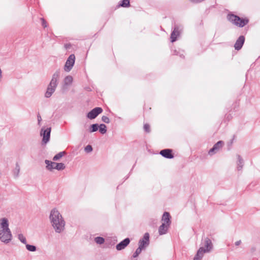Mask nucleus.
Returning a JSON list of instances; mask_svg holds the SVG:
<instances>
[{"label": "nucleus", "instance_id": "obj_15", "mask_svg": "<svg viewBox=\"0 0 260 260\" xmlns=\"http://www.w3.org/2000/svg\"><path fill=\"white\" fill-rule=\"evenodd\" d=\"M164 157L167 159H172L174 157L173 150L171 149H164Z\"/></svg>", "mask_w": 260, "mask_h": 260}, {"label": "nucleus", "instance_id": "obj_28", "mask_svg": "<svg viewBox=\"0 0 260 260\" xmlns=\"http://www.w3.org/2000/svg\"><path fill=\"white\" fill-rule=\"evenodd\" d=\"M18 238L21 241V242H22V243H23L24 244H26V238L22 234H18Z\"/></svg>", "mask_w": 260, "mask_h": 260}, {"label": "nucleus", "instance_id": "obj_9", "mask_svg": "<svg viewBox=\"0 0 260 260\" xmlns=\"http://www.w3.org/2000/svg\"><path fill=\"white\" fill-rule=\"evenodd\" d=\"M149 244V234L146 233L143 238L140 239L139 241V247L145 249Z\"/></svg>", "mask_w": 260, "mask_h": 260}, {"label": "nucleus", "instance_id": "obj_39", "mask_svg": "<svg viewBox=\"0 0 260 260\" xmlns=\"http://www.w3.org/2000/svg\"><path fill=\"white\" fill-rule=\"evenodd\" d=\"M158 232L160 235H162V224L159 226Z\"/></svg>", "mask_w": 260, "mask_h": 260}, {"label": "nucleus", "instance_id": "obj_43", "mask_svg": "<svg viewBox=\"0 0 260 260\" xmlns=\"http://www.w3.org/2000/svg\"><path fill=\"white\" fill-rule=\"evenodd\" d=\"M229 115H228V116H227V118H230V117H229Z\"/></svg>", "mask_w": 260, "mask_h": 260}, {"label": "nucleus", "instance_id": "obj_25", "mask_svg": "<svg viewBox=\"0 0 260 260\" xmlns=\"http://www.w3.org/2000/svg\"><path fill=\"white\" fill-rule=\"evenodd\" d=\"M26 248L27 250L31 252L36 251L37 250V248L34 245H31L29 244H26Z\"/></svg>", "mask_w": 260, "mask_h": 260}, {"label": "nucleus", "instance_id": "obj_31", "mask_svg": "<svg viewBox=\"0 0 260 260\" xmlns=\"http://www.w3.org/2000/svg\"><path fill=\"white\" fill-rule=\"evenodd\" d=\"M84 150L87 153H90L92 151V147L91 145H88L85 147Z\"/></svg>", "mask_w": 260, "mask_h": 260}, {"label": "nucleus", "instance_id": "obj_41", "mask_svg": "<svg viewBox=\"0 0 260 260\" xmlns=\"http://www.w3.org/2000/svg\"><path fill=\"white\" fill-rule=\"evenodd\" d=\"M241 243V241L239 240L235 242V244L236 246H239Z\"/></svg>", "mask_w": 260, "mask_h": 260}, {"label": "nucleus", "instance_id": "obj_45", "mask_svg": "<svg viewBox=\"0 0 260 260\" xmlns=\"http://www.w3.org/2000/svg\"><path fill=\"white\" fill-rule=\"evenodd\" d=\"M2 175V173H1V172L0 171V177Z\"/></svg>", "mask_w": 260, "mask_h": 260}, {"label": "nucleus", "instance_id": "obj_18", "mask_svg": "<svg viewBox=\"0 0 260 260\" xmlns=\"http://www.w3.org/2000/svg\"><path fill=\"white\" fill-rule=\"evenodd\" d=\"M45 163L46 164V168L47 170L49 171H52L53 169H55V162L53 161H50L49 160H45Z\"/></svg>", "mask_w": 260, "mask_h": 260}, {"label": "nucleus", "instance_id": "obj_16", "mask_svg": "<svg viewBox=\"0 0 260 260\" xmlns=\"http://www.w3.org/2000/svg\"><path fill=\"white\" fill-rule=\"evenodd\" d=\"M204 253H205L204 248L203 247H200L194 256L193 260H201L203 257Z\"/></svg>", "mask_w": 260, "mask_h": 260}, {"label": "nucleus", "instance_id": "obj_32", "mask_svg": "<svg viewBox=\"0 0 260 260\" xmlns=\"http://www.w3.org/2000/svg\"><path fill=\"white\" fill-rule=\"evenodd\" d=\"M144 129L147 133H149L150 132V125L148 124H145L144 125Z\"/></svg>", "mask_w": 260, "mask_h": 260}, {"label": "nucleus", "instance_id": "obj_44", "mask_svg": "<svg viewBox=\"0 0 260 260\" xmlns=\"http://www.w3.org/2000/svg\"><path fill=\"white\" fill-rule=\"evenodd\" d=\"M229 115H228V116H227V118H230V117H229Z\"/></svg>", "mask_w": 260, "mask_h": 260}, {"label": "nucleus", "instance_id": "obj_26", "mask_svg": "<svg viewBox=\"0 0 260 260\" xmlns=\"http://www.w3.org/2000/svg\"><path fill=\"white\" fill-rule=\"evenodd\" d=\"M94 241L98 244H102L105 242V239L103 237H98L95 238Z\"/></svg>", "mask_w": 260, "mask_h": 260}, {"label": "nucleus", "instance_id": "obj_23", "mask_svg": "<svg viewBox=\"0 0 260 260\" xmlns=\"http://www.w3.org/2000/svg\"><path fill=\"white\" fill-rule=\"evenodd\" d=\"M99 131L101 134H104L107 132V127L105 124H101L100 126H99Z\"/></svg>", "mask_w": 260, "mask_h": 260}, {"label": "nucleus", "instance_id": "obj_17", "mask_svg": "<svg viewBox=\"0 0 260 260\" xmlns=\"http://www.w3.org/2000/svg\"><path fill=\"white\" fill-rule=\"evenodd\" d=\"M237 157L238 158V161L237 162V170L238 171H241L242 170L243 166H244V160L242 157L239 154L237 155Z\"/></svg>", "mask_w": 260, "mask_h": 260}, {"label": "nucleus", "instance_id": "obj_7", "mask_svg": "<svg viewBox=\"0 0 260 260\" xmlns=\"http://www.w3.org/2000/svg\"><path fill=\"white\" fill-rule=\"evenodd\" d=\"M75 56L74 54H71L69 56L64 67L65 71L69 72L71 70L75 63Z\"/></svg>", "mask_w": 260, "mask_h": 260}, {"label": "nucleus", "instance_id": "obj_33", "mask_svg": "<svg viewBox=\"0 0 260 260\" xmlns=\"http://www.w3.org/2000/svg\"><path fill=\"white\" fill-rule=\"evenodd\" d=\"M102 120L103 122H104L106 123H109L110 122L109 118L107 116H103L102 117Z\"/></svg>", "mask_w": 260, "mask_h": 260}, {"label": "nucleus", "instance_id": "obj_30", "mask_svg": "<svg viewBox=\"0 0 260 260\" xmlns=\"http://www.w3.org/2000/svg\"><path fill=\"white\" fill-rule=\"evenodd\" d=\"M143 249L139 247L136 250V251L135 252V253H134L133 254V257H137L141 252L142 250H143Z\"/></svg>", "mask_w": 260, "mask_h": 260}, {"label": "nucleus", "instance_id": "obj_11", "mask_svg": "<svg viewBox=\"0 0 260 260\" xmlns=\"http://www.w3.org/2000/svg\"><path fill=\"white\" fill-rule=\"evenodd\" d=\"M204 246V251L205 252H209L213 248V245L211 240L208 237L205 238L204 240L202 243Z\"/></svg>", "mask_w": 260, "mask_h": 260}, {"label": "nucleus", "instance_id": "obj_42", "mask_svg": "<svg viewBox=\"0 0 260 260\" xmlns=\"http://www.w3.org/2000/svg\"><path fill=\"white\" fill-rule=\"evenodd\" d=\"M159 154L162 156V154H163V152H162V150H161V151H160L159 152Z\"/></svg>", "mask_w": 260, "mask_h": 260}, {"label": "nucleus", "instance_id": "obj_5", "mask_svg": "<svg viewBox=\"0 0 260 260\" xmlns=\"http://www.w3.org/2000/svg\"><path fill=\"white\" fill-rule=\"evenodd\" d=\"M60 76V71H56L53 74L51 80L49 84L48 87L50 88H54L55 90L57 86V81Z\"/></svg>", "mask_w": 260, "mask_h": 260}, {"label": "nucleus", "instance_id": "obj_37", "mask_svg": "<svg viewBox=\"0 0 260 260\" xmlns=\"http://www.w3.org/2000/svg\"><path fill=\"white\" fill-rule=\"evenodd\" d=\"M191 3H194V4H198L201 3L202 2L201 0H189Z\"/></svg>", "mask_w": 260, "mask_h": 260}, {"label": "nucleus", "instance_id": "obj_34", "mask_svg": "<svg viewBox=\"0 0 260 260\" xmlns=\"http://www.w3.org/2000/svg\"><path fill=\"white\" fill-rule=\"evenodd\" d=\"M234 137H233V138L228 143V146L229 147V148L228 149H230V147L232 145L233 143V141H234Z\"/></svg>", "mask_w": 260, "mask_h": 260}, {"label": "nucleus", "instance_id": "obj_1", "mask_svg": "<svg viewBox=\"0 0 260 260\" xmlns=\"http://www.w3.org/2000/svg\"><path fill=\"white\" fill-rule=\"evenodd\" d=\"M49 219L51 225L56 233H61L63 232L66 222L57 209L54 208L51 210Z\"/></svg>", "mask_w": 260, "mask_h": 260}, {"label": "nucleus", "instance_id": "obj_14", "mask_svg": "<svg viewBox=\"0 0 260 260\" xmlns=\"http://www.w3.org/2000/svg\"><path fill=\"white\" fill-rule=\"evenodd\" d=\"M180 35V31L179 30V27L178 25H175L174 28L171 34V42H174L177 40V37Z\"/></svg>", "mask_w": 260, "mask_h": 260}, {"label": "nucleus", "instance_id": "obj_27", "mask_svg": "<svg viewBox=\"0 0 260 260\" xmlns=\"http://www.w3.org/2000/svg\"><path fill=\"white\" fill-rule=\"evenodd\" d=\"M99 128V125L98 124H93L90 126V132L93 133L98 131Z\"/></svg>", "mask_w": 260, "mask_h": 260}, {"label": "nucleus", "instance_id": "obj_29", "mask_svg": "<svg viewBox=\"0 0 260 260\" xmlns=\"http://www.w3.org/2000/svg\"><path fill=\"white\" fill-rule=\"evenodd\" d=\"M119 5L122 7H127L129 6V0H122Z\"/></svg>", "mask_w": 260, "mask_h": 260}, {"label": "nucleus", "instance_id": "obj_21", "mask_svg": "<svg viewBox=\"0 0 260 260\" xmlns=\"http://www.w3.org/2000/svg\"><path fill=\"white\" fill-rule=\"evenodd\" d=\"M55 91V90L54 88L47 87V91L45 94V96L47 98H50Z\"/></svg>", "mask_w": 260, "mask_h": 260}, {"label": "nucleus", "instance_id": "obj_20", "mask_svg": "<svg viewBox=\"0 0 260 260\" xmlns=\"http://www.w3.org/2000/svg\"><path fill=\"white\" fill-rule=\"evenodd\" d=\"M20 170V167L18 162L16 164L15 168L12 171L13 175L14 178H17L19 176V172Z\"/></svg>", "mask_w": 260, "mask_h": 260}, {"label": "nucleus", "instance_id": "obj_19", "mask_svg": "<svg viewBox=\"0 0 260 260\" xmlns=\"http://www.w3.org/2000/svg\"><path fill=\"white\" fill-rule=\"evenodd\" d=\"M73 78L71 76H67L63 80L64 86L71 85L73 82Z\"/></svg>", "mask_w": 260, "mask_h": 260}, {"label": "nucleus", "instance_id": "obj_10", "mask_svg": "<svg viewBox=\"0 0 260 260\" xmlns=\"http://www.w3.org/2000/svg\"><path fill=\"white\" fill-rule=\"evenodd\" d=\"M103 112V109L100 107H96L93 109L87 114V117L90 119H94L98 115Z\"/></svg>", "mask_w": 260, "mask_h": 260}, {"label": "nucleus", "instance_id": "obj_40", "mask_svg": "<svg viewBox=\"0 0 260 260\" xmlns=\"http://www.w3.org/2000/svg\"><path fill=\"white\" fill-rule=\"evenodd\" d=\"M180 57L183 58H184V56L183 55V51H180L179 52V53H178V55Z\"/></svg>", "mask_w": 260, "mask_h": 260}, {"label": "nucleus", "instance_id": "obj_22", "mask_svg": "<svg viewBox=\"0 0 260 260\" xmlns=\"http://www.w3.org/2000/svg\"><path fill=\"white\" fill-rule=\"evenodd\" d=\"M66 154L65 151H61L56 154L53 158L54 161H56L61 158L63 156Z\"/></svg>", "mask_w": 260, "mask_h": 260}, {"label": "nucleus", "instance_id": "obj_38", "mask_svg": "<svg viewBox=\"0 0 260 260\" xmlns=\"http://www.w3.org/2000/svg\"><path fill=\"white\" fill-rule=\"evenodd\" d=\"M179 52V50H177L176 49L172 50V53L175 55H178Z\"/></svg>", "mask_w": 260, "mask_h": 260}, {"label": "nucleus", "instance_id": "obj_36", "mask_svg": "<svg viewBox=\"0 0 260 260\" xmlns=\"http://www.w3.org/2000/svg\"><path fill=\"white\" fill-rule=\"evenodd\" d=\"M37 118H38V124L39 125H40V123H41V121L42 120V118H41V116H40V114H38V116H37Z\"/></svg>", "mask_w": 260, "mask_h": 260}, {"label": "nucleus", "instance_id": "obj_2", "mask_svg": "<svg viewBox=\"0 0 260 260\" xmlns=\"http://www.w3.org/2000/svg\"><path fill=\"white\" fill-rule=\"evenodd\" d=\"M12 239V235L9 228V221L7 218H3L0 220V240L8 244Z\"/></svg>", "mask_w": 260, "mask_h": 260}, {"label": "nucleus", "instance_id": "obj_6", "mask_svg": "<svg viewBox=\"0 0 260 260\" xmlns=\"http://www.w3.org/2000/svg\"><path fill=\"white\" fill-rule=\"evenodd\" d=\"M51 127H42L40 132V135L43 136L42 142L46 144L50 140Z\"/></svg>", "mask_w": 260, "mask_h": 260}, {"label": "nucleus", "instance_id": "obj_4", "mask_svg": "<svg viewBox=\"0 0 260 260\" xmlns=\"http://www.w3.org/2000/svg\"><path fill=\"white\" fill-rule=\"evenodd\" d=\"M172 217L168 212H164V235L167 234L171 224Z\"/></svg>", "mask_w": 260, "mask_h": 260}, {"label": "nucleus", "instance_id": "obj_13", "mask_svg": "<svg viewBox=\"0 0 260 260\" xmlns=\"http://www.w3.org/2000/svg\"><path fill=\"white\" fill-rule=\"evenodd\" d=\"M129 239L125 238L116 246V248L117 250H121L124 249L129 244Z\"/></svg>", "mask_w": 260, "mask_h": 260}, {"label": "nucleus", "instance_id": "obj_8", "mask_svg": "<svg viewBox=\"0 0 260 260\" xmlns=\"http://www.w3.org/2000/svg\"><path fill=\"white\" fill-rule=\"evenodd\" d=\"M224 143L223 141H219L217 143H216L213 146L212 148H211L208 151V154L209 155H213V154H216L217 152L222 148Z\"/></svg>", "mask_w": 260, "mask_h": 260}, {"label": "nucleus", "instance_id": "obj_24", "mask_svg": "<svg viewBox=\"0 0 260 260\" xmlns=\"http://www.w3.org/2000/svg\"><path fill=\"white\" fill-rule=\"evenodd\" d=\"M65 165L63 163H56L55 162V169H56L57 170L60 171L64 169L65 168Z\"/></svg>", "mask_w": 260, "mask_h": 260}, {"label": "nucleus", "instance_id": "obj_3", "mask_svg": "<svg viewBox=\"0 0 260 260\" xmlns=\"http://www.w3.org/2000/svg\"><path fill=\"white\" fill-rule=\"evenodd\" d=\"M227 19L232 23L239 27H243L249 23L247 18H242L233 13H229L227 15Z\"/></svg>", "mask_w": 260, "mask_h": 260}, {"label": "nucleus", "instance_id": "obj_35", "mask_svg": "<svg viewBox=\"0 0 260 260\" xmlns=\"http://www.w3.org/2000/svg\"><path fill=\"white\" fill-rule=\"evenodd\" d=\"M42 20V25L45 28L47 27L46 22L44 20V18H41Z\"/></svg>", "mask_w": 260, "mask_h": 260}, {"label": "nucleus", "instance_id": "obj_12", "mask_svg": "<svg viewBox=\"0 0 260 260\" xmlns=\"http://www.w3.org/2000/svg\"><path fill=\"white\" fill-rule=\"evenodd\" d=\"M245 42V37L244 36H240L236 40L234 45L235 50H240L243 46Z\"/></svg>", "mask_w": 260, "mask_h": 260}]
</instances>
